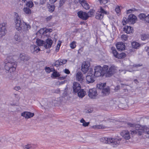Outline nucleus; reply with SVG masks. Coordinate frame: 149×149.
I'll return each mask as SVG.
<instances>
[{"instance_id":"nucleus-1","label":"nucleus","mask_w":149,"mask_h":149,"mask_svg":"<svg viewBox=\"0 0 149 149\" xmlns=\"http://www.w3.org/2000/svg\"><path fill=\"white\" fill-rule=\"evenodd\" d=\"M8 62L6 63L5 68L6 70L10 73L9 75V78L12 79L13 77L14 72L17 67V62L12 58L7 57Z\"/></svg>"},{"instance_id":"nucleus-2","label":"nucleus","mask_w":149,"mask_h":149,"mask_svg":"<svg viewBox=\"0 0 149 149\" xmlns=\"http://www.w3.org/2000/svg\"><path fill=\"white\" fill-rule=\"evenodd\" d=\"M127 125L129 127H133V129L131 131L132 134H137L139 135H141L142 133L149 135V128L145 127L144 128L138 125H134L130 123H127Z\"/></svg>"},{"instance_id":"nucleus-3","label":"nucleus","mask_w":149,"mask_h":149,"mask_svg":"<svg viewBox=\"0 0 149 149\" xmlns=\"http://www.w3.org/2000/svg\"><path fill=\"white\" fill-rule=\"evenodd\" d=\"M15 23L16 29L18 31H19L22 29L24 33H27L31 27L28 24L25 23L23 21H22L19 17H16L15 20Z\"/></svg>"},{"instance_id":"nucleus-4","label":"nucleus","mask_w":149,"mask_h":149,"mask_svg":"<svg viewBox=\"0 0 149 149\" xmlns=\"http://www.w3.org/2000/svg\"><path fill=\"white\" fill-rule=\"evenodd\" d=\"M117 67L113 65L109 67L105 65L103 66V73H105L106 77H109L117 72Z\"/></svg>"},{"instance_id":"nucleus-5","label":"nucleus","mask_w":149,"mask_h":149,"mask_svg":"<svg viewBox=\"0 0 149 149\" xmlns=\"http://www.w3.org/2000/svg\"><path fill=\"white\" fill-rule=\"evenodd\" d=\"M121 139H117L112 138L103 137L100 139V141L106 143L111 144L114 147H116L120 143Z\"/></svg>"},{"instance_id":"nucleus-6","label":"nucleus","mask_w":149,"mask_h":149,"mask_svg":"<svg viewBox=\"0 0 149 149\" xmlns=\"http://www.w3.org/2000/svg\"><path fill=\"white\" fill-rule=\"evenodd\" d=\"M136 19L137 17L134 15L130 14L127 19L125 17L123 18L122 21L123 25H125L127 23L134 24L135 22Z\"/></svg>"},{"instance_id":"nucleus-7","label":"nucleus","mask_w":149,"mask_h":149,"mask_svg":"<svg viewBox=\"0 0 149 149\" xmlns=\"http://www.w3.org/2000/svg\"><path fill=\"white\" fill-rule=\"evenodd\" d=\"M89 70L88 75L86 77V82L88 84L92 83L95 81L94 75L92 73V69L90 68Z\"/></svg>"},{"instance_id":"nucleus-8","label":"nucleus","mask_w":149,"mask_h":149,"mask_svg":"<svg viewBox=\"0 0 149 149\" xmlns=\"http://www.w3.org/2000/svg\"><path fill=\"white\" fill-rule=\"evenodd\" d=\"M103 66L102 68L100 66H97L95 67L94 69V76L97 77L101 75H104L105 73H103Z\"/></svg>"},{"instance_id":"nucleus-9","label":"nucleus","mask_w":149,"mask_h":149,"mask_svg":"<svg viewBox=\"0 0 149 149\" xmlns=\"http://www.w3.org/2000/svg\"><path fill=\"white\" fill-rule=\"evenodd\" d=\"M108 12L104 10L102 7L100 6V9L97 12L95 18L97 19H101L103 18L104 14L107 15Z\"/></svg>"},{"instance_id":"nucleus-10","label":"nucleus","mask_w":149,"mask_h":149,"mask_svg":"<svg viewBox=\"0 0 149 149\" xmlns=\"http://www.w3.org/2000/svg\"><path fill=\"white\" fill-rule=\"evenodd\" d=\"M6 22L2 23L0 24V38L5 35L7 31L6 29Z\"/></svg>"},{"instance_id":"nucleus-11","label":"nucleus","mask_w":149,"mask_h":149,"mask_svg":"<svg viewBox=\"0 0 149 149\" xmlns=\"http://www.w3.org/2000/svg\"><path fill=\"white\" fill-rule=\"evenodd\" d=\"M90 66V63L88 61H85L83 63L81 67V70L84 73H86L88 70Z\"/></svg>"},{"instance_id":"nucleus-12","label":"nucleus","mask_w":149,"mask_h":149,"mask_svg":"<svg viewBox=\"0 0 149 149\" xmlns=\"http://www.w3.org/2000/svg\"><path fill=\"white\" fill-rule=\"evenodd\" d=\"M88 95L90 98H95L97 95L96 90L95 88L90 89Z\"/></svg>"},{"instance_id":"nucleus-13","label":"nucleus","mask_w":149,"mask_h":149,"mask_svg":"<svg viewBox=\"0 0 149 149\" xmlns=\"http://www.w3.org/2000/svg\"><path fill=\"white\" fill-rule=\"evenodd\" d=\"M79 17L84 20H86L88 18V16L87 13L82 11H79L77 13Z\"/></svg>"},{"instance_id":"nucleus-14","label":"nucleus","mask_w":149,"mask_h":149,"mask_svg":"<svg viewBox=\"0 0 149 149\" xmlns=\"http://www.w3.org/2000/svg\"><path fill=\"white\" fill-rule=\"evenodd\" d=\"M67 61V60L65 59H59L56 61L53 64L54 66L58 67L61 65H63L66 63Z\"/></svg>"},{"instance_id":"nucleus-15","label":"nucleus","mask_w":149,"mask_h":149,"mask_svg":"<svg viewBox=\"0 0 149 149\" xmlns=\"http://www.w3.org/2000/svg\"><path fill=\"white\" fill-rule=\"evenodd\" d=\"M81 87L80 84L77 82H74L73 84V91L75 93H77L81 89Z\"/></svg>"},{"instance_id":"nucleus-16","label":"nucleus","mask_w":149,"mask_h":149,"mask_svg":"<svg viewBox=\"0 0 149 149\" xmlns=\"http://www.w3.org/2000/svg\"><path fill=\"white\" fill-rule=\"evenodd\" d=\"M19 58L21 61H27L30 59V56L24 53H21Z\"/></svg>"},{"instance_id":"nucleus-17","label":"nucleus","mask_w":149,"mask_h":149,"mask_svg":"<svg viewBox=\"0 0 149 149\" xmlns=\"http://www.w3.org/2000/svg\"><path fill=\"white\" fill-rule=\"evenodd\" d=\"M21 116L24 117L26 118H29L33 117L34 115V113L25 111L21 113Z\"/></svg>"},{"instance_id":"nucleus-18","label":"nucleus","mask_w":149,"mask_h":149,"mask_svg":"<svg viewBox=\"0 0 149 149\" xmlns=\"http://www.w3.org/2000/svg\"><path fill=\"white\" fill-rule=\"evenodd\" d=\"M120 134L125 139L128 140L130 138L129 133L127 130H123L120 133Z\"/></svg>"},{"instance_id":"nucleus-19","label":"nucleus","mask_w":149,"mask_h":149,"mask_svg":"<svg viewBox=\"0 0 149 149\" xmlns=\"http://www.w3.org/2000/svg\"><path fill=\"white\" fill-rule=\"evenodd\" d=\"M30 49L31 52L34 54L37 53L40 51L39 47L34 45H31L30 46Z\"/></svg>"},{"instance_id":"nucleus-20","label":"nucleus","mask_w":149,"mask_h":149,"mask_svg":"<svg viewBox=\"0 0 149 149\" xmlns=\"http://www.w3.org/2000/svg\"><path fill=\"white\" fill-rule=\"evenodd\" d=\"M53 41L50 39L48 38L44 42V47L46 49L50 48L52 44Z\"/></svg>"},{"instance_id":"nucleus-21","label":"nucleus","mask_w":149,"mask_h":149,"mask_svg":"<svg viewBox=\"0 0 149 149\" xmlns=\"http://www.w3.org/2000/svg\"><path fill=\"white\" fill-rule=\"evenodd\" d=\"M133 29L130 26H125L124 28V31L127 34L132 33Z\"/></svg>"},{"instance_id":"nucleus-22","label":"nucleus","mask_w":149,"mask_h":149,"mask_svg":"<svg viewBox=\"0 0 149 149\" xmlns=\"http://www.w3.org/2000/svg\"><path fill=\"white\" fill-rule=\"evenodd\" d=\"M83 76V75L82 73L79 72H78L76 75L77 80L80 82H81L84 80Z\"/></svg>"},{"instance_id":"nucleus-23","label":"nucleus","mask_w":149,"mask_h":149,"mask_svg":"<svg viewBox=\"0 0 149 149\" xmlns=\"http://www.w3.org/2000/svg\"><path fill=\"white\" fill-rule=\"evenodd\" d=\"M117 49L119 51L123 50L125 49V46L123 43H120L116 45Z\"/></svg>"},{"instance_id":"nucleus-24","label":"nucleus","mask_w":149,"mask_h":149,"mask_svg":"<svg viewBox=\"0 0 149 149\" xmlns=\"http://www.w3.org/2000/svg\"><path fill=\"white\" fill-rule=\"evenodd\" d=\"M77 93L78 95L80 97H84L86 94V92L83 89H80Z\"/></svg>"},{"instance_id":"nucleus-25","label":"nucleus","mask_w":149,"mask_h":149,"mask_svg":"<svg viewBox=\"0 0 149 149\" xmlns=\"http://www.w3.org/2000/svg\"><path fill=\"white\" fill-rule=\"evenodd\" d=\"M141 40L143 41L148 40L149 39V34H143L141 35Z\"/></svg>"},{"instance_id":"nucleus-26","label":"nucleus","mask_w":149,"mask_h":149,"mask_svg":"<svg viewBox=\"0 0 149 149\" xmlns=\"http://www.w3.org/2000/svg\"><path fill=\"white\" fill-rule=\"evenodd\" d=\"M23 148L24 149H35V146L33 144H28L25 145Z\"/></svg>"},{"instance_id":"nucleus-27","label":"nucleus","mask_w":149,"mask_h":149,"mask_svg":"<svg viewBox=\"0 0 149 149\" xmlns=\"http://www.w3.org/2000/svg\"><path fill=\"white\" fill-rule=\"evenodd\" d=\"M132 45L133 48L136 49L139 48L141 45L140 44L136 41L132 42Z\"/></svg>"},{"instance_id":"nucleus-28","label":"nucleus","mask_w":149,"mask_h":149,"mask_svg":"<svg viewBox=\"0 0 149 149\" xmlns=\"http://www.w3.org/2000/svg\"><path fill=\"white\" fill-rule=\"evenodd\" d=\"M102 92L105 95L109 94V88L108 87L104 88V87L102 90Z\"/></svg>"},{"instance_id":"nucleus-29","label":"nucleus","mask_w":149,"mask_h":149,"mask_svg":"<svg viewBox=\"0 0 149 149\" xmlns=\"http://www.w3.org/2000/svg\"><path fill=\"white\" fill-rule=\"evenodd\" d=\"M24 12L26 14L30 15L31 13V10L27 7H25L23 9Z\"/></svg>"},{"instance_id":"nucleus-30","label":"nucleus","mask_w":149,"mask_h":149,"mask_svg":"<svg viewBox=\"0 0 149 149\" xmlns=\"http://www.w3.org/2000/svg\"><path fill=\"white\" fill-rule=\"evenodd\" d=\"M36 43L38 46H44V41L41 40L37 39L36 40Z\"/></svg>"},{"instance_id":"nucleus-31","label":"nucleus","mask_w":149,"mask_h":149,"mask_svg":"<svg viewBox=\"0 0 149 149\" xmlns=\"http://www.w3.org/2000/svg\"><path fill=\"white\" fill-rule=\"evenodd\" d=\"M146 15L145 13H141L139 15V17L141 20L145 21Z\"/></svg>"},{"instance_id":"nucleus-32","label":"nucleus","mask_w":149,"mask_h":149,"mask_svg":"<svg viewBox=\"0 0 149 149\" xmlns=\"http://www.w3.org/2000/svg\"><path fill=\"white\" fill-rule=\"evenodd\" d=\"M106 85V83H99L97 85V88L98 89H103Z\"/></svg>"},{"instance_id":"nucleus-33","label":"nucleus","mask_w":149,"mask_h":149,"mask_svg":"<svg viewBox=\"0 0 149 149\" xmlns=\"http://www.w3.org/2000/svg\"><path fill=\"white\" fill-rule=\"evenodd\" d=\"M126 56V54L124 53H121L120 54H118V56H117V58L118 59L123 58Z\"/></svg>"},{"instance_id":"nucleus-34","label":"nucleus","mask_w":149,"mask_h":149,"mask_svg":"<svg viewBox=\"0 0 149 149\" xmlns=\"http://www.w3.org/2000/svg\"><path fill=\"white\" fill-rule=\"evenodd\" d=\"M81 123H83L82 125L84 127H86L90 123L86 122L83 118L81 119L80 121Z\"/></svg>"},{"instance_id":"nucleus-35","label":"nucleus","mask_w":149,"mask_h":149,"mask_svg":"<svg viewBox=\"0 0 149 149\" xmlns=\"http://www.w3.org/2000/svg\"><path fill=\"white\" fill-rule=\"evenodd\" d=\"M93 127L94 129H104L105 128V127L102 125H99L93 126Z\"/></svg>"},{"instance_id":"nucleus-36","label":"nucleus","mask_w":149,"mask_h":149,"mask_svg":"<svg viewBox=\"0 0 149 149\" xmlns=\"http://www.w3.org/2000/svg\"><path fill=\"white\" fill-rule=\"evenodd\" d=\"M81 5L84 9L86 10L88 9L89 8V5L86 1L85 3H82Z\"/></svg>"},{"instance_id":"nucleus-37","label":"nucleus","mask_w":149,"mask_h":149,"mask_svg":"<svg viewBox=\"0 0 149 149\" xmlns=\"http://www.w3.org/2000/svg\"><path fill=\"white\" fill-rule=\"evenodd\" d=\"M111 49L112 50V53L113 54L114 56L116 58H117V56H118V53L117 52V51L116 49H114V48L113 47H112L111 48Z\"/></svg>"},{"instance_id":"nucleus-38","label":"nucleus","mask_w":149,"mask_h":149,"mask_svg":"<svg viewBox=\"0 0 149 149\" xmlns=\"http://www.w3.org/2000/svg\"><path fill=\"white\" fill-rule=\"evenodd\" d=\"M52 75L54 77H59L60 75L59 73L55 71L53 72Z\"/></svg>"},{"instance_id":"nucleus-39","label":"nucleus","mask_w":149,"mask_h":149,"mask_svg":"<svg viewBox=\"0 0 149 149\" xmlns=\"http://www.w3.org/2000/svg\"><path fill=\"white\" fill-rule=\"evenodd\" d=\"M128 38V36L126 35L123 34L122 35L121 39L123 41H126Z\"/></svg>"},{"instance_id":"nucleus-40","label":"nucleus","mask_w":149,"mask_h":149,"mask_svg":"<svg viewBox=\"0 0 149 149\" xmlns=\"http://www.w3.org/2000/svg\"><path fill=\"white\" fill-rule=\"evenodd\" d=\"M27 6L30 8H32L33 5V4L32 1H28L26 4Z\"/></svg>"},{"instance_id":"nucleus-41","label":"nucleus","mask_w":149,"mask_h":149,"mask_svg":"<svg viewBox=\"0 0 149 149\" xmlns=\"http://www.w3.org/2000/svg\"><path fill=\"white\" fill-rule=\"evenodd\" d=\"M49 11L51 12H53L55 8V6L54 5H50V6H49Z\"/></svg>"},{"instance_id":"nucleus-42","label":"nucleus","mask_w":149,"mask_h":149,"mask_svg":"<svg viewBox=\"0 0 149 149\" xmlns=\"http://www.w3.org/2000/svg\"><path fill=\"white\" fill-rule=\"evenodd\" d=\"M70 47L72 49H74L76 47V42L74 41H73L70 44Z\"/></svg>"},{"instance_id":"nucleus-43","label":"nucleus","mask_w":149,"mask_h":149,"mask_svg":"<svg viewBox=\"0 0 149 149\" xmlns=\"http://www.w3.org/2000/svg\"><path fill=\"white\" fill-rule=\"evenodd\" d=\"M45 28H44L41 29L39 31V33L40 34L44 35L46 34Z\"/></svg>"},{"instance_id":"nucleus-44","label":"nucleus","mask_w":149,"mask_h":149,"mask_svg":"<svg viewBox=\"0 0 149 149\" xmlns=\"http://www.w3.org/2000/svg\"><path fill=\"white\" fill-rule=\"evenodd\" d=\"M14 39L18 41V42L20 41V37L17 34H15V35L14 36Z\"/></svg>"},{"instance_id":"nucleus-45","label":"nucleus","mask_w":149,"mask_h":149,"mask_svg":"<svg viewBox=\"0 0 149 149\" xmlns=\"http://www.w3.org/2000/svg\"><path fill=\"white\" fill-rule=\"evenodd\" d=\"M93 10H90L87 13L88 16V17H91L93 14Z\"/></svg>"},{"instance_id":"nucleus-46","label":"nucleus","mask_w":149,"mask_h":149,"mask_svg":"<svg viewBox=\"0 0 149 149\" xmlns=\"http://www.w3.org/2000/svg\"><path fill=\"white\" fill-rule=\"evenodd\" d=\"M100 1V4H105L108 2V0H99Z\"/></svg>"},{"instance_id":"nucleus-47","label":"nucleus","mask_w":149,"mask_h":149,"mask_svg":"<svg viewBox=\"0 0 149 149\" xmlns=\"http://www.w3.org/2000/svg\"><path fill=\"white\" fill-rule=\"evenodd\" d=\"M46 0H40L39 4L41 5H43L45 3Z\"/></svg>"},{"instance_id":"nucleus-48","label":"nucleus","mask_w":149,"mask_h":149,"mask_svg":"<svg viewBox=\"0 0 149 149\" xmlns=\"http://www.w3.org/2000/svg\"><path fill=\"white\" fill-rule=\"evenodd\" d=\"M145 21L146 22L149 23V14H147Z\"/></svg>"},{"instance_id":"nucleus-49","label":"nucleus","mask_w":149,"mask_h":149,"mask_svg":"<svg viewBox=\"0 0 149 149\" xmlns=\"http://www.w3.org/2000/svg\"><path fill=\"white\" fill-rule=\"evenodd\" d=\"M65 81H61V82L58 81L57 82V84L58 85H61L65 83Z\"/></svg>"},{"instance_id":"nucleus-50","label":"nucleus","mask_w":149,"mask_h":149,"mask_svg":"<svg viewBox=\"0 0 149 149\" xmlns=\"http://www.w3.org/2000/svg\"><path fill=\"white\" fill-rule=\"evenodd\" d=\"M45 69L47 73H49L51 72L50 68L49 67H46Z\"/></svg>"},{"instance_id":"nucleus-51","label":"nucleus","mask_w":149,"mask_h":149,"mask_svg":"<svg viewBox=\"0 0 149 149\" xmlns=\"http://www.w3.org/2000/svg\"><path fill=\"white\" fill-rule=\"evenodd\" d=\"M45 32L46 33H48V32H51L52 31V29H47L45 28Z\"/></svg>"},{"instance_id":"nucleus-52","label":"nucleus","mask_w":149,"mask_h":149,"mask_svg":"<svg viewBox=\"0 0 149 149\" xmlns=\"http://www.w3.org/2000/svg\"><path fill=\"white\" fill-rule=\"evenodd\" d=\"M52 18V16L50 15L46 18V19L47 21H50Z\"/></svg>"},{"instance_id":"nucleus-53","label":"nucleus","mask_w":149,"mask_h":149,"mask_svg":"<svg viewBox=\"0 0 149 149\" xmlns=\"http://www.w3.org/2000/svg\"><path fill=\"white\" fill-rule=\"evenodd\" d=\"M115 11L117 13H119L120 12V9L119 7L116 8L115 9Z\"/></svg>"},{"instance_id":"nucleus-54","label":"nucleus","mask_w":149,"mask_h":149,"mask_svg":"<svg viewBox=\"0 0 149 149\" xmlns=\"http://www.w3.org/2000/svg\"><path fill=\"white\" fill-rule=\"evenodd\" d=\"M63 72L65 73L68 74H69L70 73V71L68 69H65V70H64Z\"/></svg>"},{"instance_id":"nucleus-55","label":"nucleus","mask_w":149,"mask_h":149,"mask_svg":"<svg viewBox=\"0 0 149 149\" xmlns=\"http://www.w3.org/2000/svg\"><path fill=\"white\" fill-rule=\"evenodd\" d=\"M79 3L82 5V3H85L86 1L85 0H79Z\"/></svg>"},{"instance_id":"nucleus-56","label":"nucleus","mask_w":149,"mask_h":149,"mask_svg":"<svg viewBox=\"0 0 149 149\" xmlns=\"http://www.w3.org/2000/svg\"><path fill=\"white\" fill-rule=\"evenodd\" d=\"M67 75H66L65 76H62V77L60 76L59 77V79L61 80L63 79H65L66 77H67Z\"/></svg>"},{"instance_id":"nucleus-57","label":"nucleus","mask_w":149,"mask_h":149,"mask_svg":"<svg viewBox=\"0 0 149 149\" xmlns=\"http://www.w3.org/2000/svg\"><path fill=\"white\" fill-rule=\"evenodd\" d=\"M146 51L147 52L149 56V47H145Z\"/></svg>"},{"instance_id":"nucleus-58","label":"nucleus","mask_w":149,"mask_h":149,"mask_svg":"<svg viewBox=\"0 0 149 149\" xmlns=\"http://www.w3.org/2000/svg\"><path fill=\"white\" fill-rule=\"evenodd\" d=\"M65 0H60V6L63 5V4L64 3Z\"/></svg>"},{"instance_id":"nucleus-59","label":"nucleus","mask_w":149,"mask_h":149,"mask_svg":"<svg viewBox=\"0 0 149 149\" xmlns=\"http://www.w3.org/2000/svg\"><path fill=\"white\" fill-rule=\"evenodd\" d=\"M21 89L20 87L19 86H17L15 87V89L18 91Z\"/></svg>"},{"instance_id":"nucleus-60","label":"nucleus","mask_w":149,"mask_h":149,"mask_svg":"<svg viewBox=\"0 0 149 149\" xmlns=\"http://www.w3.org/2000/svg\"><path fill=\"white\" fill-rule=\"evenodd\" d=\"M142 65H139V64H136V65H134L133 66H134V67H138L141 66Z\"/></svg>"},{"instance_id":"nucleus-61","label":"nucleus","mask_w":149,"mask_h":149,"mask_svg":"<svg viewBox=\"0 0 149 149\" xmlns=\"http://www.w3.org/2000/svg\"><path fill=\"white\" fill-rule=\"evenodd\" d=\"M56 0H49L50 1L51 3H54L55 2H56Z\"/></svg>"},{"instance_id":"nucleus-62","label":"nucleus","mask_w":149,"mask_h":149,"mask_svg":"<svg viewBox=\"0 0 149 149\" xmlns=\"http://www.w3.org/2000/svg\"><path fill=\"white\" fill-rule=\"evenodd\" d=\"M92 111L91 110L88 109L86 111V112L88 113H91Z\"/></svg>"},{"instance_id":"nucleus-63","label":"nucleus","mask_w":149,"mask_h":149,"mask_svg":"<svg viewBox=\"0 0 149 149\" xmlns=\"http://www.w3.org/2000/svg\"><path fill=\"white\" fill-rule=\"evenodd\" d=\"M115 89L116 90H118L120 89V87L119 86H117L116 87Z\"/></svg>"},{"instance_id":"nucleus-64","label":"nucleus","mask_w":149,"mask_h":149,"mask_svg":"<svg viewBox=\"0 0 149 149\" xmlns=\"http://www.w3.org/2000/svg\"><path fill=\"white\" fill-rule=\"evenodd\" d=\"M61 45V42L60 41L58 42V43L57 44V45L59 47H60Z\"/></svg>"}]
</instances>
